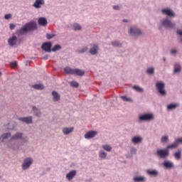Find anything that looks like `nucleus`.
I'll return each instance as SVG.
<instances>
[{"mask_svg": "<svg viewBox=\"0 0 182 182\" xmlns=\"http://www.w3.org/2000/svg\"><path fill=\"white\" fill-rule=\"evenodd\" d=\"M122 8L123 6H122V4L114 5L112 6V9H114V11H120Z\"/></svg>", "mask_w": 182, "mask_h": 182, "instance_id": "27", "label": "nucleus"}, {"mask_svg": "<svg viewBox=\"0 0 182 182\" xmlns=\"http://www.w3.org/2000/svg\"><path fill=\"white\" fill-rule=\"evenodd\" d=\"M70 85L73 87H79V83H77L76 81H73L70 82Z\"/></svg>", "mask_w": 182, "mask_h": 182, "instance_id": "36", "label": "nucleus"}, {"mask_svg": "<svg viewBox=\"0 0 182 182\" xmlns=\"http://www.w3.org/2000/svg\"><path fill=\"white\" fill-rule=\"evenodd\" d=\"M107 156V153L103 151H100L99 152V157H100V159H106Z\"/></svg>", "mask_w": 182, "mask_h": 182, "instance_id": "26", "label": "nucleus"}, {"mask_svg": "<svg viewBox=\"0 0 182 182\" xmlns=\"http://www.w3.org/2000/svg\"><path fill=\"white\" fill-rule=\"evenodd\" d=\"M41 26H46V23H41L40 24Z\"/></svg>", "mask_w": 182, "mask_h": 182, "instance_id": "57", "label": "nucleus"}, {"mask_svg": "<svg viewBox=\"0 0 182 182\" xmlns=\"http://www.w3.org/2000/svg\"><path fill=\"white\" fill-rule=\"evenodd\" d=\"M147 174L149 176H151V177H157L159 176V172H157L156 170H148L146 171Z\"/></svg>", "mask_w": 182, "mask_h": 182, "instance_id": "14", "label": "nucleus"}, {"mask_svg": "<svg viewBox=\"0 0 182 182\" xmlns=\"http://www.w3.org/2000/svg\"><path fill=\"white\" fill-rule=\"evenodd\" d=\"M60 49H62V47L60 45H55L51 50L52 52H56L58 50H60Z\"/></svg>", "mask_w": 182, "mask_h": 182, "instance_id": "30", "label": "nucleus"}, {"mask_svg": "<svg viewBox=\"0 0 182 182\" xmlns=\"http://www.w3.org/2000/svg\"><path fill=\"white\" fill-rule=\"evenodd\" d=\"M163 23H170V21H164Z\"/></svg>", "mask_w": 182, "mask_h": 182, "instance_id": "60", "label": "nucleus"}, {"mask_svg": "<svg viewBox=\"0 0 182 182\" xmlns=\"http://www.w3.org/2000/svg\"><path fill=\"white\" fill-rule=\"evenodd\" d=\"M122 22H124V23H129V22H130V21H129V19H127V18H124V19L122 20Z\"/></svg>", "mask_w": 182, "mask_h": 182, "instance_id": "50", "label": "nucleus"}, {"mask_svg": "<svg viewBox=\"0 0 182 182\" xmlns=\"http://www.w3.org/2000/svg\"><path fill=\"white\" fill-rule=\"evenodd\" d=\"M54 37H55V35H53V34H49V33H48V34L46 35L47 39H52V38H54Z\"/></svg>", "mask_w": 182, "mask_h": 182, "instance_id": "42", "label": "nucleus"}, {"mask_svg": "<svg viewBox=\"0 0 182 182\" xmlns=\"http://www.w3.org/2000/svg\"><path fill=\"white\" fill-rule=\"evenodd\" d=\"M29 23H36V21H31L29 22Z\"/></svg>", "mask_w": 182, "mask_h": 182, "instance_id": "54", "label": "nucleus"}, {"mask_svg": "<svg viewBox=\"0 0 182 182\" xmlns=\"http://www.w3.org/2000/svg\"><path fill=\"white\" fill-rule=\"evenodd\" d=\"M97 134L96 131H90L85 134V139H93Z\"/></svg>", "mask_w": 182, "mask_h": 182, "instance_id": "8", "label": "nucleus"}, {"mask_svg": "<svg viewBox=\"0 0 182 182\" xmlns=\"http://www.w3.org/2000/svg\"><path fill=\"white\" fill-rule=\"evenodd\" d=\"M175 53H177V51H176V50H173L171 51V54H172V55H175Z\"/></svg>", "mask_w": 182, "mask_h": 182, "instance_id": "53", "label": "nucleus"}, {"mask_svg": "<svg viewBox=\"0 0 182 182\" xmlns=\"http://www.w3.org/2000/svg\"><path fill=\"white\" fill-rule=\"evenodd\" d=\"M112 46H115L116 48H120L122 46V43L117 42V41H114L112 43Z\"/></svg>", "mask_w": 182, "mask_h": 182, "instance_id": "33", "label": "nucleus"}, {"mask_svg": "<svg viewBox=\"0 0 182 182\" xmlns=\"http://www.w3.org/2000/svg\"><path fill=\"white\" fill-rule=\"evenodd\" d=\"M22 136H23L22 133H17L11 137V140H18L19 139H22Z\"/></svg>", "mask_w": 182, "mask_h": 182, "instance_id": "21", "label": "nucleus"}, {"mask_svg": "<svg viewBox=\"0 0 182 182\" xmlns=\"http://www.w3.org/2000/svg\"><path fill=\"white\" fill-rule=\"evenodd\" d=\"M10 29L11 31L15 29V24H10Z\"/></svg>", "mask_w": 182, "mask_h": 182, "instance_id": "49", "label": "nucleus"}, {"mask_svg": "<svg viewBox=\"0 0 182 182\" xmlns=\"http://www.w3.org/2000/svg\"><path fill=\"white\" fill-rule=\"evenodd\" d=\"M73 130H74L73 127H70V128L65 127L63 129V134H70V133H72Z\"/></svg>", "mask_w": 182, "mask_h": 182, "instance_id": "18", "label": "nucleus"}, {"mask_svg": "<svg viewBox=\"0 0 182 182\" xmlns=\"http://www.w3.org/2000/svg\"><path fill=\"white\" fill-rule=\"evenodd\" d=\"M129 33L131 36H134L136 33H137V28H131L129 31Z\"/></svg>", "mask_w": 182, "mask_h": 182, "instance_id": "25", "label": "nucleus"}, {"mask_svg": "<svg viewBox=\"0 0 182 182\" xmlns=\"http://www.w3.org/2000/svg\"><path fill=\"white\" fill-rule=\"evenodd\" d=\"M36 116H38V117L41 116V112H37V113L36 114Z\"/></svg>", "mask_w": 182, "mask_h": 182, "instance_id": "56", "label": "nucleus"}, {"mask_svg": "<svg viewBox=\"0 0 182 182\" xmlns=\"http://www.w3.org/2000/svg\"><path fill=\"white\" fill-rule=\"evenodd\" d=\"M132 143H134L135 144H137V136H134V137L132 139Z\"/></svg>", "mask_w": 182, "mask_h": 182, "instance_id": "44", "label": "nucleus"}, {"mask_svg": "<svg viewBox=\"0 0 182 182\" xmlns=\"http://www.w3.org/2000/svg\"><path fill=\"white\" fill-rule=\"evenodd\" d=\"M137 181L138 182H144V181H146V177H144V176H138L137 177Z\"/></svg>", "mask_w": 182, "mask_h": 182, "instance_id": "35", "label": "nucleus"}, {"mask_svg": "<svg viewBox=\"0 0 182 182\" xmlns=\"http://www.w3.org/2000/svg\"><path fill=\"white\" fill-rule=\"evenodd\" d=\"M102 149L106 151H112V146L110 145H102Z\"/></svg>", "mask_w": 182, "mask_h": 182, "instance_id": "31", "label": "nucleus"}, {"mask_svg": "<svg viewBox=\"0 0 182 182\" xmlns=\"http://www.w3.org/2000/svg\"><path fill=\"white\" fill-rule=\"evenodd\" d=\"M50 48H52V43L50 42H48V43H44L42 46H41V49H43V50H46V52H52V50L50 49Z\"/></svg>", "mask_w": 182, "mask_h": 182, "instance_id": "6", "label": "nucleus"}, {"mask_svg": "<svg viewBox=\"0 0 182 182\" xmlns=\"http://www.w3.org/2000/svg\"><path fill=\"white\" fill-rule=\"evenodd\" d=\"M73 28L74 31H80L82 29V26L79 24H73Z\"/></svg>", "mask_w": 182, "mask_h": 182, "instance_id": "32", "label": "nucleus"}, {"mask_svg": "<svg viewBox=\"0 0 182 182\" xmlns=\"http://www.w3.org/2000/svg\"><path fill=\"white\" fill-rule=\"evenodd\" d=\"M177 146H178L177 143L174 142L173 144L168 145L166 149H168V150L169 149H176V147H177Z\"/></svg>", "mask_w": 182, "mask_h": 182, "instance_id": "34", "label": "nucleus"}, {"mask_svg": "<svg viewBox=\"0 0 182 182\" xmlns=\"http://www.w3.org/2000/svg\"><path fill=\"white\" fill-rule=\"evenodd\" d=\"M11 68H16V66H18V64L16 63H11Z\"/></svg>", "mask_w": 182, "mask_h": 182, "instance_id": "46", "label": "nucleus"}, {"mask_svg": "<svg viewBox=\"0 0 182 182\" xmlns=\"http://www.w3.org/2000/svg\"><path fill=\"white\" fill-rule=\"evenodd\" d=\"M44 60H48V55L43 57Z\"/></svg>", "mask_w": 182, "mask_h": 182, "instance_id": "55", "label": "nucleus"}, {"mask_svg": "<svg viewBox=\"0 0 182 182\" xmlns=\"http://www.w3.org/2000/svg\"><path fill=\"white\" fill-rule=\"evenodd\" d=\"M133 88L135 89V90H137V86H134Z\"/></svg>", "mask_w": 182, "mask_h": 182, "instance_id": "61", "label": "nucleus"}, {"mask_svg": "<svg viewBox=\"0 0 182 182\" xmlns=\"http://www.w3.org/2000/svg\"><path fill=\"white\" fill-rule=\"evenodd\" d=\"M146 72H147V73H149V75H153V73H154V68H149L147 69Z\"/></svg>", "mask_w": 182, "mask_h": 182, "instance_id": "37", "label": "nucleus"}, {"mask_svg": "<svg viewBox=\"0 0 182 182\" xmlns=\"http://www.w3.org/2000/svg\"><path fill=\"white\" fill-rule=\"evenodd\" d=\"M177 33L178 35H180V36H182V30H178Z\"/></svg>", "mask_w": 182, "mask_h": 182, "instance_id": "51", "label": "nucleus"}, {"mask_svg": "<svg viewBox=\"0 0 182 182\" xmlns=\"http://www.w3.org/2000/svg\"><path fill=\"white\" fill-rule=\"evenodd\" d=\"M154 119V116L152 114H145L139 117L140 122H151Z\"/></svg>", "mask_w": 182, "mask_h": 182, "instance_id": "4", "label": "nucleus"}, {"mask_svg": "<svg viewBox=\"0 0 182 182\" xmlns=\"http://www.w3.org/2000/svg\"><path fill=\"white\" fill-rule=\"evenodd\" d=\"M33 110L35 112V110H38V109H36V107H33Z\"/></svg>", "mask_w": 182, "mask_h": 182, "instance_id": "59", "label": "nucleus"}, {"mask_svg": "<svg viewBox=\"0 0 182 182\" xmlns=\"http://www.w3.org/2000/svg\"><path fill=\"white\" fill-rule=\"evenodd\" d=\"M88 49L87 47H84L79 51V53H85V52H87Z\"/></svg>", "mask_w": 182, "mask_h": 182, "instance_id": "39", "label": "nucleus"}, {"mask_svg": "<svg viewBox=\"0 0 182 182\" xmlns=\"http://www.w3.org/2000/svg\"><path fill=\"white\" fill-rule=\"evenodd\" d=\"M181 43H182V38L181 39Z\"/></svg>", "mask_w": 182, "mask_h": 182, "instance_id": "62", "label": "nucleus"}, {"mask_svg": "<svg viewBox=\"0 0 182 182\" xmlns=\"http://www.w3.org/2000/svg\"><path fill=\"white\" fill-rule=\"evenodd\" d=\"M75 176H76V170H73L66 175V178L68 180V181H70L73 179Z\"/></svg>", "mask_w": 182, "mask_h": 182, "instance_id": "11", "label": "nucleus"}, {"mask_svg": "<svg viewBox=\"0 0 182 182\" xmlns=\"http://www.w3.org/2000/svg\"><path fill=\"white\" fill-rule=\"evenodd\" d=\"M11 136V133H6L4 134L0 138V140H1V141H4V140L9 139V137Z\"/></svg>", "mask_w": 182, "mask_h": 182, "instance_id": "23", "label": "nucleus"}, {"mask_svg": "<svg viewBox=\"0 0 182 182\" xmlns=\"http://www.w3.org/2000/svg\"><path fill=\"white\" fill-rule=\"evenodd\" d=\"M36 29V23H28L26 24V26L21 28L20 30H17L16 33L17 36H22L23 35H26L28 32H31V31H33Z\"/></svg>", "mask_w": 182, "mask_h": 182, "instance_id": "1", "label": "nucleus"}, {"mask_svg": "<svg viewBox=\"0 0 182 182\" xmlns=\"http://www.w3.org/2000/svg\"><path fill=\"white\" fill-rule=\"evenodd\" d=\"M73 75H77V76H83V75H85V71L80 69L75 68L74 69Z\"/></svg>", "mask_w": 182, "mask_h": 182, "instance_id": "15", "label": "nucleus"}, {"mask_svg": "<svg viewBox=\"0 0 182 182\" xmlns=\"http://www.w3.org/2000/svg\"><path fill=\"white\" fill-rule=\"evenodd\" d=\"M17 41L18 38H16V36H13L8 40V43L10 45V46H15V45H16Z\"/></svg>", "mask_w": 182, "mask_h": 182, "instance_id": "10", "label": "nucleus"}, {"mask_svg": "<svg viewBox=\"0 0 182 182\" xmlns=\"http://www.w3.org/2000/svg\"><path fill=\"white\" fill-rule=\"evenodd\" d=\"M64 72L67 73V75H74L75 69L66 67L64 68Z\"/></svg>", "mask_w": 182, "mask_h": 182, "instance_id": "17", "label": "nucleus"}, {"mask_svg": "<svg viewBox=\"0 0 182 182\" xmlns=\"http://www.w3.org/2000/svg\"><path fill=\"white\" fill-rule=\"evenodd\" d=\"M165 86L166 84H164L162 81H159L156 84V87L159 93H160V95H161L162 96H166V90H164Z\"/></svg>", "mask_w": 182, "mask_h": 182, "instance_id": "2", "label": "nucleus"}, {"mask_svg": "<svg viewBox=\"0 0 182 182\" xmlns=\"http://www.w3.org/2000/svg\"><path fill=\"white\" fill-rule=\"evenodd\" d=\"M164 166L165 168H173V167H174V164L170 161H165L164 163Z\"/></svg>", "mask_w": 182, "mask_h": 182, "instance_id": "19", "label": "nucleus"}, {"mask_svg": "<svg viewBox=\"0 0 182 182\" xmlns=\"http://www.w3.org/2000/svg\"><path fill=\"white\" fill-rule=\"evenodd\" d=\"M97 52H99V46L94 44L90 49V55H97Z\"/></svg>", "mask_w": 182, "mask_h": 182, "instance_id": "9", "label": "nucleus"}, {"mask_svg": "<svg viewBox=\"0 0 182 182\" xmlns=\"http://www.w3.org/2000/svg\"><path fill=\"white\" fill-rule=\"evenodd\" d=\"M134 181H137V176H135V177L134 178Z\"/></svg>", "mask_w": 182, "mask_h": 182, "instance_id": "58", "label": "nucleus"}, {"mask_svg": "<svg viewBox=\"0 0 182 182\" xmlns=\"http://www.w3.org/2000/svg\"><path fill=\"white\" fill-rule=\"evenodd\" d=\"M175 143H177V146H178L179 143L182 144V138L176 139Z\"/></svg>", "mask_w": 182, "mask_h": 182, "instance_id": "43", "label": "nucleus"}, {"mask_svg": "<svg viewBox=\"0 0 182 182\" xmlns=\"http://www.w3.org/2000/svg\"><path fill=\"white\" fill-rule=\"evenodd\" d=\"M32 163H33V160L32 159V158H26L22 164L23 170H26V169L29 168V167H31V164H32Z\"/></svg>", "mask_w": 182, "mask_h": 182, "instance_id": "5", "label": "nucleus"}, {"mask_svg": "<svg viewBox=\"0 0 182 182\" xmlns=\"http://www.w3.org/2000/svg\"><path fill=\"white\" fill-rule=\"evenodd\" d=\"M12 18V14H8L4 16V19H6L9 21V19H11Z\"/></svg>", "mask_w": 182, "mask_h": 182, "instance_id": "40", "label": "nucleus"}, {"mask_svg": "<svg viewBox=\"0 0 182 182\" xmlns=\"http://www.w3.org/2000/svg\"><path fill=\"white\" fill-rule=\"evenodd\" d=\"M175 159H177V160H180L181 159V151H178L174 154Z\"/></svg>", "mask_w": 182, "mask_h": 182, "instance_id": "29", "label": "nucleus"}, {"mask_svg": "<svg viewBox=\"0 0 182 182\" xmlns=\"http://www.w3.org/2000/svg\"><path fill=\"white\" fill-rule=\"evenodd\" d=\"M157 156L161 157V159H166V157H168L170 156V151H168V149H158L156 151Z\"/></svg>", "mask_w": 182, "mask_h": 182, "instance_id": "3", "label": "nucleus"}, {"mask_svg": "<svg viewBox=\"0 0 182 182\" xmlns=\"http://www.w3.org/2000/svg\"><path fill=\"white\" fill-rule=\"evenodd\" d=\"M141 140H143V139H141V136H137V143H141Z\"/></svg>", "mask_w": 182, "mask_h": 182, "instance_id": "47", "label": "nucleus"}, {"mask_svg": "<svg viewBox=\"0 0 182 182\" xmlns=\"http://www.w3.org/2000/svg\"><path fill=\"white\" fill-rule=\"evenodd\" d=\"M42 5H45V0H36L33 6L36 8V9H41Z\"/></svg>", "mask_w": 182, "mask_h": 182, "instance_id": "7", "label": "nucleus"}, {"mask_svg": "<svg viewBox=\"0 0 182 182\" xmlns=\"http://www.w3.org/2000/svg\"><path fill=\"white\" fill-rule=\"evenodd\" d=\"M38 23H48V20L45 17H41L38 20Z\"/></svg>", "mask_w": 182, "mask_h": 182, "instance_id": "24", "label": "nucleus"}, {"mask_svg": "<svg viewBox=\"0 0 182 182\" xmlns=\"http://www.w3.org/2000/svg\"><path fill=\"white\" fill-rule=\"evenodd\" d=\"M172 23H164L162 24V26H164V28H170L172 26Z\"/></svg>", "mask_w": 182, "mask_h": 182, "instance_id": "41", "label": "nucleus"}, {"mask_svg": "<svg viewBox=\"0 0 182 182\" xmlns=\"http://www.w3.org/2000/svg\"><path fill=\"white\" fill-rule=\"evenodd\" d=\"M121 99H122L124 102H133V99H132L131 97H127V96H122Z\"/></svg>", "mask_w": 182, "mask_h": 182, "instance_id": "28", "label": "nucleus"}, {"mask_svg": "<svg viewBox=\"0 0 182 182\" xmlns=\"http://www.w3.org/2000/svg\"><path fill=\"white\" fill-rule=\"evenodd\" d=\"M137 35H141V31L140 29L137 30Z\"/></svg>", "mask_w": 182, "mask_h": 182, "instance_id": "52", "label": "nucleus"}, {"mask_svg": "<svg viewBox=\"0 0 182 182\" xmlns=\"http://www.w3.org/2000/svg\"><path fill=\"white\" fill-rule=\"evenodd\" d=\"M52 95L53 97L54 102H58V100H60V95H59V94L57 92L53 91Z\"/></svg>", "mask_w": 182, "mask_h": 182, "instance_id": "16", "label": "nucleus"}, {"mask_svg": "<svg viewBox=\"0 0 182 182\" xmlns=\"http://www.w3.org/2000/svg\"><path fill=\"white\" fill-rule=\"evenodd\" d=\"M18 120L23 122V123H26L27 124H30L32 123V117H20L18 118Z\"/></svg>", "mask_w": 182, "mask_h": 182, "instance_id": "12", "label": "nucleus"}, {"mask_svg": "<svg viewBox=\"0 0 182 182\" xmlns=\"http://www.w3.org/2000/svg\"><path fill=\"white\" fill-rule=\"evenodd\" d=\"M33 89H36V90H43L45 88L42 84H36L33 85Z\"/></svg>", "mask_w": 182, "mask_h": 182, "instance_id": "20", "label": "nucleus"}, {"mask_svg": "<svg viewBox=\"0 0 182 182\" xmlns=\"http://www.w3.org/2000/svg\"><path fill=\"white\" fill-rule=\"evenodd\" d=\"M161 141H162V143H166V141H168V136H162L161 139Z\"/></svg>", "mask_w": 182, "mask_h": 182, "instance_id": "38", "label": "nucleus"}, {"mask_svg": "<svg viewBox=\"0 0 182 182\" xmlns=\"http://www.w3.org/2000/svg\"><path fill=\"white\" fill-rule=\"evenodd\" d=\"M180 70H181V68L180 67L176 68L174 69V73H177L178 72H180Z\"/></svg>", "mask_w": 182, "mask_h": 182, "instance_id": "45", "label": "nucleus"}, {"mask_svg": "<svg viewBox=\"0 0 182 182\" xmlns=\"http://www.w3.org/2000/svg\"><path fill=\"white\" fill-rule=\"evenodd\" d=\"M137 92H139L141 93H142L143 92V88L140 87H137Z\"/></svg>", "mask_w": 182, "mask_h": 182, "instance_id": "48", "label": "nucleus"}, {"mask_svg": "<svg viewBox=\"0 0 182 182\" xmlns=\"http://www.w3.org/2000/svg\"><path fill=\"white\" fill-rule=\"evenodd\" d=\"M178 107V104H171L168 105L167 109L168 110H174V109H176Z\"/></svg>", "mask_w": 182, "mask_h": 182, "instance_id": "22", "label": "nucleus"}, {"mask_svg": "<svg viewBox=\"0 0 182 182\" xmlns=\"http://www.w3.org/2000/svg\"><path fill=\"white\" fill-rule=\"evenodd\" d=\"M162 12L165 14L167 15L168 16H174V12L173 10L170 9H162Z\"/></svg>", "mask_w": 182, "mask_h": 182, "instance_id": "13", "label": "nucleus"}]
</instances>
